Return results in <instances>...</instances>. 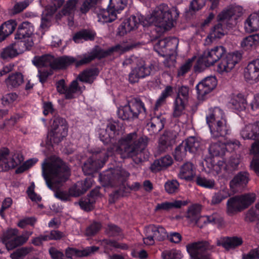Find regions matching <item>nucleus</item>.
<instances>
[{"mask_svg":"<svg viewBox=\"0 0 259 259\" xmlns=\"http://www.w3.org/2000/svg\"><path fill=\"white\" fill-rule=\"evenodd\" d=\"M42 175L48 187L55 192V196L62 200H69L70 196L77 197L81 194L76 191L77 187L69 189V193L58 191V189L69 178V168L60 159L51 158L45 159L41 165Z\"/></svg>","mask_w":259,"mask_h":259,"instance_id":"1","label":"nucleus"},{"mask_svg":"<svg viewBox=\"0 0 259 259\" xmlns=\"http://www.w3.org/2000/svg\"><path fill=\"white\" fill-rule=\"evenodd\" d=\"M179 16V12L175 7L169 8L167 5L157 6L143 21L144 26L153 25L160 33L170 30Z\"/></svg>","mask_w":259,"mask_h":259,"instance_id":"2","label":"nucleus"},{"mask_svg":"<svg viewBox=\"0 0 259 259\" xmlns=\"http://www.w3.org/2000/svg\"><path fill=\"white\" fill-rule=\"evenodd\" d=\"M148 144L146 137L138 135L134 132L126 135L119 141L118 146H114L113 150L120 155L122 158L138 155L145 149Z\"/></svg>","mask_w":259,"mask_h":259,"instance_id":"3","label":"nucleus"},{"mask_svg":"<svg viewBox=\"0 0 259 259\" xmlns=\"http://www.w3.org/2000/svg\"><path fill=\"white\" fill-rule=\"evenodd\" d=\"M206 121L213 138L224 137L229 134L230 127L223 111L220 108L210 109L206 116Z\"/></svg>","mask_w":259,"mask_h":259,"instance_id":"4","label":"nucleus"},{"mask_svg":"<svg viewBox=\"0 0 259 259\" xmlns=\"http://www.w3.org/2000/svg\"><path fill=\"white\" fill-rule=\"evenodd\" d=\"M226 52L225 48L221 46L205 50L197 60L194 67L195 71L200 72L205 67L213 66L223 57Z\"/></svg>","mask_w":259,"mask_h":259,"instance_id":"5","label":"nucleus"},{"mask_svg":"<svg viewBox=\"0 0 259 259\" xmlns=\"http://www.w3.org/2000/svg\"><path fill=\"white\" fill-rule=\"evenodd\" d=\"M110 2L106 10L100 9L98 13V21L101 23L110 22L115 20L117 14L123 10L127 4V0H110Z\"/></svg>","mask_w":259,"mask_h":259,"instance_id":"6","label":"nucleus"},{"mask_svg":"<svg viewBox=\"0 0 259 259\" xmlns=\"http://www.w3.org/2000/svg\"><path fill=\"white\" fill-rule=\"evenodd\" d=\"M18 230L16 229H9L3 234L0 239L8 250H12L27 241L32 235V232L26 231L22 235L18 236Z\"/></svg>","mask_w":259,"mask_h":259,"instance_id":"7","label":"nucleus"},{"mask_svg":"<svg viewBox=\"0 0 259 259\" xmlns=\"http://www.w3.org/2000/svg\"><path fill=\"white\" fill-rule=\"evenodd\" d=\"M145 111L144 103L141 101H136L119 106L117 115L122 120H132L138 118L139 114L145 113Z\"/></svg>","mask_w":259,"mask_h":259,"instance_id":"8","label":"nucleus"},{"mask_svg":"<svg viewBox=\"0 0 259 259\" xmlns=\"http://www.w3.org/2000/svg\"><path fill=\"white\" fill-rule=\"evenodd\" d=\"M23 161V157L21 153L10 152L7 148L0 149V171H6L14 168Z\"/></svg>","mask_w":259,"mask_h":259,"instance_id":"9","label":"nucleus"},{"mask_svg":"<svg viewBox=\"0 0 259 259\" xmlns=\"http://www.w3.org/2000/svg\"><path fill=\"white\" fill-rule=\"evenodd\" d=\"M256 199L254 193H248L231 197L227 201V211L230 214L241 211L252 203Z\"/></svg>","mask_w":259,"mask_h":259,"instance_id":"10","label":"nucleus"},{"mask_svg":"<svg viewBox=\"0 0 259 259\" xmlns=\"http://www.w3.org/2000/svg\"><path fill=\"white\" fill-rule=\"evenodd\" d=\"M240 134L244 140L255 141L252 145L250 153H259V120L246 124L240 131Z\"/></svg>","mask_w":259,"mask_h":259,"instance_id":"11","label":"nucleus"},{"mask_svg":"<svg viewBox=\"0 0 259 259\" xmlns=\"http://www.w3.org/2000/svg\"><path fill=\"white\" fill-rule=\"evenodd\" d=\"M96 57L99 58L101 56L94 52H92L90 54L84 55L79 60L70 56L54 58L53 69H63L73 63H75L76 66H79L90 62Z\"/></svg>","mask_w":259,"mask_h":259,"instance_id":"12","label":"nucleus"},{"mask_svg":"<svg viewBox=\"0 0 259 259\" xmlns=\"http://www.w3.org/2000/svg\"><path fill=\"white\" fill-rule=\"evenodd\" d=\"M187 250L191 259H210L209 251L213 249V246L207 242H198L189 244Z\"/></svg>","mask_w":259,"mask_h":259,"instance_id":"13","label":"nucleus"},{"mask_svg":"<svg viewBox=\"0 0 259 259\" xmlns=\"http://www.w3.org/2000/svg\"><path fill=\"white\" fill-rule=\"evenodd\" d=\"M201 208L200 205L195 204L189 207L187 218L192 222H195L199 225L200 222L204 224H219L221 221V218L217 213H214L211 215L200 217Z\"/></svg>","mask_w":259,"mask_h":259,"instance_id":"14","label":"nucleus"},{"mask_svg":"<svg viewBox=\"0 0 259 259\" xmlns=\"http://www.w3.org/2000/svg\"><path fill=\"white\" fill-rule=\"evenodd\" d=\"M179 40L176 37H168L159 40L154 45V49L160 55L170 57L178 48Z\"/></svg>","mask_w":259,"mask_h":259,"instance_id":"15","label":"nucleus"},{"mask_svg":"<svg viewBox=\"0 0 259 259\" xmlns=\"http://www.w3.org/2000/svg\"><path fill=\"white\" fill-rule=\"evenodd\" d=\"M68 129L65 121L62 118H56L52 123L48 138L51 143L58 144L67 135Z\"/></svg>","mask_w":259,"mask_h":259,"instance_id":"16","label":"nucleus"},{"mask_svg":"<svg viewBox=\"0 0 259 259\" xmlns=\"http://www.w3.org/2000/svg\"><path fill=\"white\" fill-rule=\"evenodd\" d=\"M56 88L60 94H65V98L67 99L75 98L84 90V86L79 83L77 80L72 81L67 88L65 80L61 79L57 82Z\"/></svg>","mask_w":259,"mask_h":259,"instance_id":"17","label":"nucleus"},{"mask_svg":"<svg viewBox=\"0 0 259 259\" xmlns=\"http://www.w3.org/2000/svg\"><path fill=\"white\" fill-rule=\"evenodd\" d=\"M143 241L147 245H153L155 240H163L167 236L166 231L163 227L153 225L145 227Z\"/></svg>","mask_w":259,"mask_h":259,"instance_id":"18","label":"nucleus"},{"mask_svg":"<svg viewBox=\"0 0 259 259\" xmlns=\"http://www.w3.org/2000/svg\"><path fill=\"white\" fill-rule=\"evenodd\" d=\"M108 157V155L106 154L105 152H101L100 153L95 152L82 166L84 174L90 175L98 169L102 168Z\"/></svg>","mask_w":259,"mask_h":259,"instance_id":"19","label":"nucleus"},{"mask_svg":"<svg viewBox=\"0 0 259 259\" xmlns=\"http://www.w3.org/2000/svg\"><path fill=\"white\" fill-rule=\"evenodd\" d=\"M34 28L32 25L27 22H23L18 28L15 39L20 42L21 45H23L25 48L28 49L33 45L30 35L33 33Z\"/></svg>","mask_w":259,"mask_h":259,"instance_id":"20","label":"nucleus"},{"mask_svg":"<svg viewBox=\"0 0 259 259\" xmlns=\"http://www.w3.org/2000/svg\"><path fill=\"white\" fill-rule=\"evenodd\" d=\"M240 142L235 139L227 140L224 143L220 144V142H212L209 148V152L212 156L217 157L222 156L225 154L226 150H235L240 147Z\"/></svg>","mask_w":259,"mask_h":259,"instance_id":"21","label":"nucleus"},{"mask_svg":"<svg viewBox=\"0 0 259 259\" xmlns=\"http://www.w3.org/2000/svg\"><path fill=\"white\" fill-rule=\"evenodd\" d=\"M241 55L238 52L229 53L222 58L217 67V71L221 74L230 72L240 60Z\"/></svg>","mask_w":259,"mask_h":259,"instance_id":"22","label":"nucleus"},{"mask_svg":"<svg viewBox=\"0 0 259 259\" xmlns=\"http://www.w3.org/2000/svg\"><path fill=\"white\" fill-rule=\"evenodd\" d=\"M63 0H52L46 7L42 14L41 23L40 25L42 31L45 30L51 25V20L55 12L63 4Z\"/></svg>","mask_w":259,"mask_h":259,"instance_id":"23","label":"nucleus"},{"mask_svg":"<svg viewBox=\"0 0 259 259\" xmlns=\"http://www.w3.org/2000/svg\"><path fill=\"white\" fill-rule=\"evenodd\" d=\"M217 83L218 81L215 76H210L203 79L196 87L198 98L203 99L205 95L215 88Z\"/></svg>","mask_w":259,"mask_h":259,"instance_id":"24","label":"nucleus"},{"mask_svg":"<svg viewBox=\"0 0 259 259\" xmlns=\"http://www.w3.org/2000/svg\"><path fill=\"white\" fill-rule=\"evenodd\" d=\"M121 127L119 123L116 122H110L106 128H101L99 131V138L104 143L107 144L114 138L116 135L121 133L120 132Z\"/></svg>","mask_w":259,"mask_h":259,"instance_id":"25","label":"nucleus"},{"mask_svg":"<svg viewBox=\"0 0 259 259\" xmlns=\"http://www.w3.org/2000/svg\"><path fill=\"white\" fill-rule=\"evenodd\" d=\"M189 90L187 87H182L179 90L175 104L174 115L176 117L183 114L187 102Z\"/></svg>","mask_w":259,"mask_h":259,"instance_id":"26","label":"nucleus"},{"mask_svg":"<svg viewBox=\"0 0 259 259\" xmlns=\"http://www.w3.org/2000/svg\"><path fill=\"white\" fill-rule=\"evenodd\" d=\"M245 79L250 83L259 81V59L253 60L248 63L244 71Z\"/></svg>","mask_w":259,"mask_h":259,"instance_id":"27","label":"nucleus"},{"mask_svg":"<svg viewBox=\"0 0 259 259\" xmlns=\"http://www.w3.org/2000/svg\"><path fill=\"white\" fill-rule=\"evenodd\" d=\"M243 14V8L241 6L231 5L222 11L217 17L219 21L229 22L232 17L237 19Z\"/></svg>","mask_w":259,"mask_h":259,"instance_id":"28","label":"nucleus"},{"mask_svg":"<svg viewBox=\"0 0 259 259\" xmlns=\"http://www.w3.org/2000/svg\"><path fill=\"white\" fill-rule=\"evenodd\" d=\"M151 68L149 65L142 62L133 69L129 74V81L131 83L137 82L139 78H144L150 74Z\"/></svg>","mask_w":259,"mask_h":259,"instance_id":"29","label":"nucleus"},{"mask_svg":"<svg viewBox=\"0 0 259 259\" xmlns=\"http://www.w3.org/2000/svg\"><path fill=\"white\" fill-rule=\"evenodd\" d=\"M129 176V174L126 171L117 167L115 169H110L108 170L105 174L101 175V179L105 185H112V181L119 180L121 177H127Z\"/></svg>","mask_w":259,"mask_h":259,"instance_id":"30","label":"nucleus"},{"mask_svg":"<svg viewBox=\"0 0 259 259\" xmlns=\"http://www.w3.org/2000/svg\"><path fill=\"white\" fill-rule=\"evenodd\" d=\"M140 22V18L132 16L123 20L118 29V34L121 36L137 28Z\"/></svg>","mask_w":259,"mask_h":259,"instance_id":"31","label":"nucleus"},{"mask_svg":"<svg viewBox=\"0 0 259 259\" xmlns=\"http://www.w3.org/2000/svg\"><path fill=\"white\" fill-rule=\"evenodd\" d=\"M248 181V174L247 172H239L230 182V189L234 193L241 191L246 186Z\"/></svg>","mask_w":259,"mask_h":259,"instance_id":"32","label":"nucleus"},{"mask_svg":"<svg viewBox=\"0 0 259 259\" xmlns=\"http://www.w3.org/2000/svg\"><path fill=\"white\" fill-rule=\"evenodd\" d=\"M218 21V24L215 25L211 30L209 34L206 38V43L208 45L214 40L215 38H221L227 33L228 22Z\"/></svg>","mask_w":259,"mask_h":259,"instance_id":"33","label":"nucleus"},{"mask_svg":"<svg viewBox=\"0 0 259 259\" xmlns=\"http://www.w3.org/2000/svg\"><path fill=\"white\" fill-rule=\"evenodd\" d=\"M245 31L252 33L259 30V10L251 13L244 23Z\"/></svg>","mask_w":259,"mask_h":259,"instance_id":"34","label":"nucleus"},{"mask_svg":"<svg viewBox=\"0 0 259 259\" xmlns=\"http://www.w3.org/2000/svg\"><path fill=\"white\" fill-rule=\"evenodd\" d=\"M28 49L25 48L24 46L21 45L20 42L17 41V42L4 49L1 53V57L5 59L11 58Z\"/></svg>","mask_w":259,"mask_h":259,"instance_id":"35","label":"nucleus"},{"mask_svg":"<svg viewBox=\"0 0 259 259\" xmlns=\"http://www.w3.org/2000/svg\"><path fill=\"white\" fill-rule=\"evenodd\" d=\"M196 176V167L191 162L184 164L180 168L178 177L187 181H192Z\"/></svg>","mask_w":259,"mask_h":259,"instance_id":"36","label":"nucleus"},{"mask_svg":"<svg viewBox=\"0 0 259 259\" xmlns=\"http://www.w3.org/2000/svg\"><path fill=\"white\" fill-rule=\"evenodd\" d=\"M98 247L96 246L88 247L82 250H78L74 248H68L66 250L67 257H82L92 255L97 251Z\"/></svg>","mask_w":259,"mask_h":259,"instance_id":"37","label":"nucleus"},{"mask_svg":"<svg viewBox=\"0 0 259 259\" xmlns=\"http://www.w3.org/2000/svg\"><path fill=\"white\" fill-rule=\"evenodd\" d=\"M24 80V77L22 73L15 72L9 74L5 79V83L9 89H17L23 83Z\"/></svg>","mask_w":259,"mask_h":259,"instance_id":"38","label":"nucleus"},{"mask_svg":"<svg viewBox=\"0 0 259 259\" xmlns=\"http://www.w3.org/2000/svg\"><path fill=\"white\" fill-rule=\"evenodd\" d=\"M243 243L242 239L239 237H223L218 240V246H222L225 249L230 250L234 249Z\"/></svg>","mask_w":259,"mask_h":259,"instance_id":"39","label":"nucleus"},{"mask_svg":"<svg viewBox=\"0 0 259 259\" xmlns=\"http://www.w3.org/2000/svg\"><path fill=\"white\" fill-rule=\"evenodd\" d=\"M78 0H69L63 10L56 15L57 19H61L65 17L69 19L68 17L71 18L75 11Z\"/></svg>","mask_w":259,"mask_h":259,"instance_id":"40","label":"nucleus"},{"mask_svg":"<svg viewBox=\"0 0 259 259\" xmlns=\"http://www.w3.org/2000/svg\"><path fill=\"white\" fill-rule=\"evenodd\" d=\"M172 163V158L169 155H166L155 160L151 165L150 168L153 172H156L167 168Z\"/></svg>","mask_w":259,"mask_h":259,"instance_id":"41","label":"nucleus"},{"mask_svg":"<svg viewBox=\"0 0 259 259\" xmlns=\"http://www.w3.org/2000/svg\"><path fill=\"white\" fill-rule=\"evenodd\" d=\"M232 108L238 111H242L245 109L247 101L244 95L241 93L233 94L230 101Z\"/></svg>","mask_w":259,"mask_h":259,"instance_id":"42","label":"nucleus"},{"mask_svg":"<svg viewBox=\"0 0 259 259\" xmlns=\"http://www.w3.org/2000/svg\"><path fill=\"white\" fill-rule=\"evenodd\" d=\"M164 118L161 116L152 118L151 122L147 123V129L150 134L160 131L164 127Z\"/></svg>","mask_w":259,"mask_h":259,"instance_id":"43","label":"nucleus"},{"mask_svg":"<svg viewBox=\"0 0 259 259\" xmlns=\"http://www.w3.org/2000/svg\"><path fill=\"white\" fill-rule=\"evenodd\" d=\"M191 153H195L201 149L203 143L201 140L197 138L191 137L182 143Z\"/></svg>","mask_w":259,"mask_h":259,"instance_id":"44","label":"nucleus"},{"mask_svg":"<svg viewBox=\"0 0 259 259\" xmlns=\"http://www.w3.org/2000/svg\"><path fill=\"white\" fill-rule=\"evenodd\" d=\"M259 45V34L248 36L243 39L241 42L242 48L245 50L255 49Z\"/></svg>","mask_w":259,"mask_h":259,"instance_id":"45","label":"nucleus"},{"mask_svg":"<svg viewBox=\"0 0 259 259\" xmlns=\"http://www.w3.org/2000/svg\"><path fill=\"white\" fill-rule=\"evenodd\" d=\"M33 64L37 67H50L53 69L54 57L51 55L36 57L32 61Z\"/></svg>","mask_w":259,"mask_h":259,"instance_id":"46","label":"nucleus"},{"mask_svg":"<svg viewBox=\"0 0 259 259\" xmlns=\"http://www.w3.org/2000/svg\"><path fill=\"white\" fill-rule=\"evenodd\" d=\"M186 204V201L181 200H174L170 202L166 201L158 204L155 207V210L168 211L173 208H180Z\"/></svg>","mask_w":259,"mask_h":259,"instance_id":"47","label":"nucleus"},{"mask_svg":"<svg viewBox=\"0 0 259 259\" xmlns=\"http://www.w3.org/2000/svg\"><path fill=\"white\" fill-rule=\"evenodd\" d=\"M95 35V33L91 30H83L75 33L73 39L76 43L82 42L83 41L92 40Z\"/></svg>","mask_w":259,"mask_h":259,"instance_id":"48","label":"nucleus"},{"mask_svg":"<svg viewBox=\"0 0 259 259\" xmlns=\"http://www.w3.org/2000/svg\"><path fill=\"white\" fill-rule=\"evenodd\" d=\"M98 74V71L96 69L85 70L81 73L76 80L80 81L92 83Z\"/></svg>","mask_w":259,"mask_h":259,"instance_id":"49","label":"nucleus"},{"mask_svg":"<svg viewBox=\"0 0 259 259\" xmlns=\"http://www.w3.org/2000/svg\"><path fill=\"white\" fill-rule=\"evenodd\" d=\"M17 26L15 20H10L4 23L0 26V31L6 38L8 35L13 32Z\"/></svg>","mask_w":259,"mask_h":259,"instance_id":"50","label":"nucleus"},{"mask_svg":"<svg viewBox=\"0 0 259 259\" xmlns=\"http://www.w3.org/2000/svg\"><path fill=\"white\" fill-rule=\"evenodd\" d=\"M97 195L96 191H92L88 198L82 199L79 202L81 208L85 210H90L93 207L95 202V197Z\"/></svg>","mask_w":259,"mask_h":259,"instance_id":"51","label":"nucleus"},{"mask_svg":"<svg viewBox=\"0 0 259 259\" xmlns=\"http://www.w3.org/2000/svg\"><path fill=\"white\" fill-rule=\"evenodd\" d=\"M229 196L230 193L227 188L223 186L219 191L213 194L211 199V203L213 204H219Z\"/></svg>","mask_w":259,"mask_h":259,"instance_id":"52","label":"nucleus"},{"mask_svg":"<svg viewBox=\"0 0 259 259\" xmlns=\"http://www.w3.org/2000/svg\"><path fill=\"white\" fill-rule=\"evenodd\" d=\"M196 183L199 186L207 189H213L215 185L213 179L201 176L197 177Z\"/></svg>","mask_w":259,"mask_h":259,"instance_id":"53","label":"nucleus"},{"mask_svg":"<svg viewBox=\"0 0 259 259\" xmlns=\"http://www.w3.org/2000/svg\"><path fill=\"white\" fill-rule=\"evenodd\" d=\"M183 256L181 251L176 249L166 250L161 253L162 259H181Z\"/></svg>","mask_w":259,"mask_h":259,"instance_id":"54","label":"nucleus"},{"mask_svg":"<svg viewBox=\"0 0 259 259\" xmlns=\"http://www.w3.org/2000/svg\"><path fill=\"white\" fill-rule=\"evenodd\" d=\"M180 184L176 180L167 181L165 185V190L168 194L177 193L179 189Z\"/></svg>","mask_w":259,"mask_h":259,"instance_id":"55","label":"nucleus"},{"mask_svg":"<svg viewBox=\"0 0 259 259\" xmlns=\"http://www.w3.org/2000/svg\"><path fill=\"white\" fill-rule=\"evenodd\" d=\"M187 149L185 145L182 143L176 148L174 156L176 160L181 161L186 156Z\"/></svg>","mask_w":259,"mask_h":259,"instance_id":"56","label":"nucleus"},{"mask_svg":"<svg viewBox=\"0 0 259 259\" xmlns=\"http://www.w3.org/2000/svg\"><path fill=\"white\" fill-rule=\"evenodd\" d=\"M257 218H259V202L247 212L245 219L247 221L252 222Z\"/></svg>","mask_w":259,"mask_h":259,"instance_id":"57","label":"nucleus"},{"mask_svg":"<svg viewBox=\"0 0 259 259\" xmlns=\"http://www.w3.org/2000/svg\"><path fill=\"white\" fill-rule=\"evenodd\" d=\"M196 56H193L191 58L189 59L184 64L178 71V75L183 76L188 72L192 67L193 62L196 59Z\"/></svg>","mask_w":259,"mask_h":259,"instance_id":"58","label":"nucleus"},{"mask_svg":"<svg viewBox=\"0 0 259 259\" xmlns=\"http://www.w3.org/2000/svg\"><path fill=\"white\" fill-rule=\"evenodd\" d=\"M18 95L14 93H9L5 95L2 98V104L4 106H10L17 101Z\"/></svg>","mask_w":259,"mask_h":259,"instance_id":"59","label":"nucleus"},{"mask_svg":"<svg viewBox=\"0 0 259 259\" xmlns=\"http://www.w3.org/2000/svg\"><path fill=\"white\" fill-rule=\"evenodd\" d=\"M203 164H205L208 168L211 171H215L217 174H219L223 166V162H218V164L212 163L211 158H207L205 160Z\"/></svg>","mask_w":259,"mask_h":259,"instance_id":"60","label":"nucleus"},{"mask_svg":"<svg viewBox=\"0 0 259 259\" xmlns=\"http://www.w3.org/2000/svg\"><path fill=\"white\" fill-rule=\"evenodd\" d=\"M100 0H85L80 8L81 13L85 14L95 5L98 4Z\"/></svg>","mask_w":259,"mask_h":259,"instance_id":"61","label":"nucleus"},{"mask_svg":"<svg viewBox=\"0 0 259 259\" xmlns=\"http://www.w3.org/2000/svg\"><path fill=\"white\" fill-rule=\"evenodd\" d=\"M103 245L106 248L112 249V248H117L121 249H126L127 246L125 244H120L119 243L110 240L105 239L102 242Z\"/></svg>","mask_w":259,"mask_h":259,"instance_id":"62","label":"nucleus"},{"mask_svg":"<svg viewBox=\"0 0 259 259\" xmlns=\"http://www.w3.org/2000/svg\"><path fill=\"white\" fill-rule=\"evenodd\" d=\"M30 251V249L28 248L18 249L11 254V257L12 259H23Z\"/></svg>","mask_w":259,"mask_h":259,"instance_id":"63","label":"nucleus"},{"mask_svg":"<svg viewBox=\"0 0 259 259\" xmlns=\"http://www.w3.org/2000/svg\"><path fill=\"white\" fill-rule=\"evenodd\" d=\"M36 222V219L33 217L25 218L19 221L17 225L19 227L24 228L27 225L33 226Z\"/></svg>","mask_w":259,"mask_h":259,"instance_id":"64","label":"nucleus"}]
</instances>
